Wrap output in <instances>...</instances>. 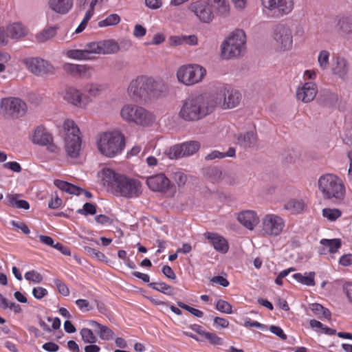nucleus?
I'll list each match as a JSON object with an SVG mask.
<instances>
[{
  "label": "nucleus",
  "instance_id": "nucleus-1",
  "mask_svg": "<svg viewBox=\"0 0 352 352\" xmlns=\"http://www.w3.org/2000/svg\"><path fill=\"white\" fill-rule=\"evenodd\" d=\"M128 93L137 102L147 101L166 96L168 93V87L161 79L140 76L130 82Z\"/></svg>",
  "mask_w": 352,
  "mask_h": 352
},
{
  "label": "nucleus",
  "instance_id": "nucleus-2",
  "mask_svg": "<svg viewBox=\"0 0 352 352\" xmlns=\"http://www.w3.org/2000/svg\"><path fill=\"white\" fill-rule=\"evenodd\" d=\"M217 103L213 98H207L202 94L192 95L184 101L179 116L187 122L197 121L211 113Z\"/></svg>",
  "mask_w": 352,
  "mask_h": 352
},
{
  "label": "nucleus",
  "instance_id": "nucleus-3",
  "mask_svg": "<svg viewBox=\"0 0 352 352\" xmlns=\"http://www.w3.org/2000/svg\"><path fill=\"white\" fill-rule=\"evenodd\" d=\"M97 145L101 154L113 157L122 151L125 146V138L119 131L104 132L100 135Z\"/></svg>",
  "mask_w": 352,
  "mask_h": 352
},
{
  "label": "nucleus",
  "instance_id": "nucleus-4",
  "mask_svg": "<svg viewBox=\"0 0 352 352\" xmlns=\"http://www.w3.org/2000/svg\"><path fill=\"white\" fill-rule=\"evenodd\" d=\"M246 35L243 30L232 32L221 46V56L223 59H231L242 56L245 49Z\"/></svg>",
  "mask_w": 352,
  "mask_h": 352
},
{
  "label": "nucleus",
  "instance_id": "nucleus-5",
  "mask_svg": "<svg viewBox=\"0 0 352 352\" xmlns=\"http://www.w3.org/2000/svg\"><path fill=\"white\" fill-rule=\"evenodd\" d=\"M318 187L324 199L340 201L344 199L345 188L342 180L335 175L326 174L318 180Z\"/></svg>",
  "mask_w": 352,
  "mask_h": 352
},
{
  "label": "nucleus",
  "instance_id": "nucleus-6",
  "mask_svg": "<svg viewBox=\"0 0 352 352\" xmlns=\"http://www.w3.org/2000/svg\"><path fill=\"white\" fill-rule=\"evenodd\" d=\"M63 128L65 131V151L69 156L76 158L79 155L81 148L80 129L74 122L70 120L64 122Z\"/></svg>",
  "mask_w": 352,
  "mask_h": 352
},
{
  "label": "nucleus",
  "instance_id": "nucleus-7",
  "mask_svg": "<svg viewBox=\"0 0 352 352\" xmlns=\"http://www.w3.org/2000/svg\"><path fill=\"white\" fill-rule=\"evenodd\" d=\"M120 113L123 119L143 126L151 125L155 120L153 114L144 108L134 104L124 106Z\"/></svg>",
  "mask_w": 352,
  "mask_h": 352
},
{
  "label": "nucleus",
  "instance_id": "nucleus-8",
  "mask_svg": "<svg viewBox=\"0 0 352 352\" xmlns=\"http://www.w3.org/2000/svg\"><path fill=\"white\" fill-rule=\"evenodd\" d=\"M206 74V69L198 65H183L177 70V78L179 82L190 86L200 82Z\"/></svg>",
  "mask_w": 352,
  "mask_h": 352
},
{
  "label": "nucleus",
  "instance_id": "nucleus-9",
  "mask_svg": "<svg viewBox=\"0 0 352 352\" xmlns=\"http://www.w3.org/2000/svg\"><path fill=\"white\" fill-rule=\"evenodd\" d=\"M118 182L115 191L120 196L131 198L138 197L142 194V184L136 179L122 175Z\"/></svg>",
  "mask_w": 352,
  "mask_h": 352
},
{
  "label": "nucleus",
  "instance_id": "nucleus-10",
  "mask_svg": "<svg viewBox=\"0 0 352 352\" xmlns=\"http://www.w3.org/2000/svg\"><path fill=\"white\" fill-rule=\"evenodd\" d=\"M272 38L280 50H289L292 47L293 37L292 30L285 24L279 23L273 28Z\"/></svg>",
  "mask_w": 352,
  "mask_h": 352
},
{
  "label": "nucleus",
  "instance_id": "nucleus-11",
  "mask_svg": "<svg viewBox=\"0 0 352 352\" xmlns=\"http://www.w3.org/2000/svg\"><path fill=\"white\" fill-rule=\"evenodd\" d=\"M200 148V143L195 140L188 141L171 146L165 153L170 160H176L193 155Z\"/></svg>",
  "mask_w": 352,
  "mask_h": 352
},
{
  "label": "nucleus",
  "instance_id": "nucleus-12",
  "mask_svg": "<svg viewBox=\"0 0 352 352\" xmlns=\"http://www.w3.org/2000/svg\"><path fill=\"white\" fill-rule=\"evenodd\" d=\"M146 184L153 191L164 192L168 196H173L176 192V187L170 184V180L164 174H157L148 177Z\"/></svg>",
  "mask_w": 352,
  "mask_h": 352
},
{
  "label": "nucleus",
  "instance_id": "nucleus-13",
  "mask_svg": "<svg viewBox=\"0 0 352 352\" xmlns=\"http://www.w3.org/2000/svg\"><path fill=\"white\" fill-rule=\"evenodd\" d=\"M1 108L4 110L5 113L12 118H19L23 116L27 110L25 102L18 98L3 99Z\"/></svg>",
  "mask_w": 352,
  "mask_h": 352
},
{
  "label": "nucleus",
  "instance_id": "nucleus-14",
  "mask_svg": "<svg viewBox=\"0 0 352 352\" xmlns=\"http://www.w3.org/2000/svg\"><path fill=\"white\" fill-rule=\"evenodd\" d=\"M32 141L35 144L46 146L50 152L58 153L59 151L58 147L54 143L52 134L42 125L35 129Z\"/></svg>",
  "mask_w": 352,
  "mask_h": 352
},
{
  "label": "nucleus",
  "instance_id": "nucleus-15",
  "mask_svg": "<svg viewBox=\"0 0 352 352\" xmlns=\"http://www.w3.org/2000/svg\"><path fill=\"white\" fill-rule=\"evenodd\" d=\"M28 69L34 75L44 76L54 73V67L48 61L40 58H30L24 60Z\"/></svg>",
  "mask_w": 352,
  "mask_h": 352
},
{
  "label": "nucleus",
  "instance_id": "nucleus-16",
  "mask_svg": "<svg viewBox=\"0 0 352 352\" xmlns=\"http://www.w3.org/2000/svg\"><path fill=\"white\" fill-rule=\"evenodd\" d=\"M284 227L282 218L274 214H267L263 219V230L268 235H278Z\"/></svg>",
  "mask_w": 352,
  "mask_h": 352
},
{
  "label": "nucleus",
  "instance_id": "nucleus-17",
  "mask_svg": "<svg viewBox=\"0 0 352 352\" xmlns=\"http://www.w3.org/2000/svg\"><path fill=\"white\" fill-rule=\"evenodd\" d=\"M316 102L322 107L335 109L339 107L340 98L337 94L324 89L319 91Z\"/></svg>",
  "mask_w": 352,
  "mask_h": 352
},
{
  "label": "nucleus",
  "instance_id": "nucleus-18",
  "mask_svg": "<svg viewBox=\"0 0 352 352\" xmlns=\"http://www.w3.org/2000/svg\"><path fill=\"white\" fill-rule=\"evenodd\" d=\"M263 5L270 10H274L276 16L289 13L293 8L292 0H262Z\"/></svg>",
  "mask_w": 352,
  "mask_h": 352
},
{
  "label": "nucleus",
  "instance_id": "nucleus-19",
  "mask_svg": "<svg viewBox=\"0 0 352 352\" xmlns=\"http://www.w3.org/2000/svg\"><path fill=\"white\" fill-rule=\"evenodd\" d=\"M213 98L217 101V105L222 104L223 109H232L236 107L241 101V94L236 90L227 91V93L219 95V97Z\"/></svg>",
  "mask_w": 352,
  "mask_h": 352
},
{
  "label": "nucleus",
  "instance_id": "nucleus-20",
  "mask_svg": "<svg viewBox=\"0 0 352 352\" xmlns=\"http://www.w3.org/2000/svg\"><path fill=\"white\" fill-rule=\"evenodd\" d=\"M189 9L204 23H209L213 19L211 9L201 1L192 3Z\"/></svg>",
  "mask_w": 352,
  "mask_h": 352
},
{
  "label": "nucleus",
  "instance_id": "nucleus-21",
  "mask_svg": "<svg viewBox=\"0 0 352 352\" xmlns=\"http://www.w3.org/2000/svg\"><path fill=\"white\" fill-rule=\"evenodd\" d=\"M317 94L316 85L313 82H305L302 87L298 88L296 91V97L303 102H309L312 101Z\"/></svg>",
  "mask_w": 352,
  "mask_h": 352
},
{
  "label": "nucleus",
  "instance_id": "nucleus-22",
  "mask_svg": "<svg viewBox=\"0 0 352 352\" xmlns=\"http://www.w3.org/2000/svg\"><path fill=\"white\" fill-rule=\"evenodd\" d=\"M335 30L341 36H352V19L349 16H338L336 19Z\"/></svg>",
  "mask_w": 352,
  "mask_h": 352
},
{
  "label": "nucleus",
  "instance_id": "nucleus-23",
  "mask_svg": "<svg viewBox=\"0 0 352 352\" xmlns=\"http://www.w3.org/2000/svg\"><path fill=\"white\" fill-rule=\"evenodd\" d=\"M237 220L249 230H253L259 221L256 213L252 210H245L239 212Z\"/></svg>",
  "mask_w": 352,
  "mask_h": 352
},
{
  "label": "nucleus",
  "instance_id": "nucleus-24",
  "mask_svg": "<svg viewBox=\"0 0 352 352\" xmlns=\"http://www.w3.org/2000/svg\"><path fill=\"white\" fill-rule=\"evenodd\" d=\"M206 237L211 242L214 248L221 253H226L228 250V241L223 236L217 233L206 232Z\"/></svg>",
  "mask_w": 352,
  "mask_h": 352
},
{
  "label": "nucleus",
  "instance_id": "nucleus-25",
  "mask_svg": "<svg viewBox=\"0 0 352 352\" xmlns=\"http://www.w3.org/2000/svg\"><path fill=\"white\" fill-rule=\"evenodd\" d=\"M102 175V184L104 186L111 187L114 190L116 189L120 177L122 176V174L116 173L114 170L110 168H104L101 172Z\"/></svg>",
  "mask_w": 352,
  "mask_h": 352
},
{
  "label": "nucleus",
  "instance_id": "nucleus-26",
  "mask_svg": "<svg viewBox=\"0 0 352 352\" xmlns=\"http://www.w3.org/2000/svg\"><path fill=\"white\" fill-rule=\"evenodd\" d=\"M64 99L69 103L77 107H81L84 104L82 94L79 90L72 87L65 89Z\"/></svg>",
  "mask_w": 352,
  "mask_h": 352
},
{
  "label": "nucleus",
  "instance_id": "nucleus-27",
  "mask_svg": "<svg viewBox=\"0 0 352 352\" xmlns=\"http://www.w3.org/2000/svg\"><path fill=\"white\" fill-rule=\"evenodd\" d=\"M50 8L56 13L67 14L73 6V0H50Z\"/></svg>",
  "mask_w": 352,
  "mask_h": 352
},
{
  "label": "nucleus",
  "instance_id": "nucleus-28",
  "mask_svg": "<svg viewBox=\"0 0 352 352\" xmlns=\"http://www.w3.org/2000/svg\"><path fill=\"white\" fill-rule=\"evenodd\" d=\"M237 143L242 147H253L257 141V135L253 131L239 133L236 136Z\"/></svg>",
  "mask_w": 352,
  "mask_h": 352
},
{
  "label": "nucleus",
  "instance_id": "nucleus-29",
  "mask_svg": "<svg viewBox=\"0 0 352 352\" xmlns=\"http://www.w3.org/2000/svg\"><path fill=\"white\" fill-rule=\"evenodd\" d=\"M89 324L95 329L102 340H109L113 338L114 333L108 327L95 320H90Z\"/></svg>",
  "mask_w": 352,
  "mask_h": 352
},
{
  "label": "nucleus",
  "instance_id": "nucleus-30",
  "mask_svg": "<svg viewBox=\"0 0 352 352\" xmlns=\"http://www.w3.org/2000/svg\"><path fill=\"white\" fill-rule=\"evenodd\" d=\"M26 35V30L21 23H14L7 26V36L17 39Z\"/></svg>",
  "mask_w": 352,
  "mask_h": 352
},
{
  "label": "nucleus",
  "instance_id": "nucleus-31",
  "mask_svg": "<svg viewBox=\"0 0 352 352\" xmlns=\"http://www.w3.org/2000/svg\"><path fill=\"white\" fill-rule=\"evenodd\" d=\"M333 73L340 78H344L348 73L347 62L344 58L337 57L336 65L332 68Z\"/></svg>",
  "mask_w": 352,
  "mask_h": 352
},
{
  "label": "nucleus",
  "instance_id": "nucleus-32",
  "mask_svg": "<svg viewBox=\"0 0 352 352\" xmlns=\"http://www.w3.org/2000/svg\"><path fill=\"white\" fill-rule=\"evenodd\" d=\"M19 196H20L19 194H8L6 195V201H5L6 204L17 208L28 210L30 208L29 203L25 200L17 199V197Z\"/></svg>",
  "mask_w": 352,
  "mask_h": 352
},
{
  "label": "nucleus",
  "instance_id": "nucleus-33",
  "mask_svg": "<svg viewBox=\"0 0 352 352\" xmlns=\"http://www.w3.org/2000/svg\"><path fill=\"white\" fill-rule=\"evenodd\" d=\"M315 272H310L308 276H303L300 273H296L289 277V282L292 283L296 280L307 286H314L316 285L314 280Z\"/></svg>",
  "mask_w": 352,
  "mask_h": 352
},
{
  "label": "nucleus",
  "instance_id": "nucleus-34",
  "mask_svg": "<svg viewBox=\"0 0 352 352\" xmlns=\"http://www.w3.org/2000/svg\"><path fill=\"white\" fill-rule=\"evenodd\" d=\"M101 54H111L119 52L120 46L118 43L113 40H104L100 41Z\"/></svg>",
  "mask_w": 352,
  "mask_h": 352
},
{
  "label": "nucleus",
  "instance_id": "nucleus-35",
  "mask_svg": "<svg viewBox=\"0 0 352 352\" xmlns=\"http://www.w3.org/2000/svg\"><path fill=\"white\" fill-rule=\"evenodd\" d=\"M148 286L153 289L158 291L168 296H173L175 294L174 288L164 282H153L148 283Z\"/></svg>",
  "mask_w": 352,
  "mask_h": 352
},
{
  "label": "nucleus",
  "instance_id": "nucleus-36",
  "mask_svg": "<svg viewBox=\"0 0 352 352\" xmlns=\"http://www.w3.org/2000/svg\"><path fill=\"white\" fill-rule=\"evenodd\" d=\"M56 26L50 27L44 29L36 35V38L38 43H44L49 39L54 37L56 34Z\"/></svg>",
  "mask_w": 352,
  "mask_h": 352
},
{
  "label": "nucleus",
  "instance_id": "nucleus-37",
  "mask_svg": "<svg viewBox=\"0 0 352 352\" xmlns=\"http://www.w3.org/2000/svg\"><path fill=\"white\" fill-rule=\"evenodd\" d=\"M320 244L329 248L328 252L334 254L338 252L342 245V241L340 239H323L320 241Z\"/></svg>",
  "mask_w": 352,
  "mask_h": 352
},
{
  "label": "nucleus",
  "instance_id": "nucleus-38",
  "mask_svg": "<svg viewBox=\"0 0 352 352\" xmlns=\"http://www.w3.org/2000/svg\"><path fill=\"white\" fill-rule=\"evenodd\" d=\"M85 50L87 52V56L89 57V60H94L96 57L94 54H101L100 41L98 42H90L85 45Z\"/></svg>",
  "mask_w": 352,
  "mask_h": 352
},
{
  "label": "nucleus",
  "instance_id": "nucleus-39",
  "mask_svg": "<svg viewBox=\"0 0 352 352\" xmlns=\"http://www.w3.org/2000/svg\"><path fill=\"white\" fill-rule=\"evenodd\" d=\"M204 175L212 181H218L221 179L222 172L219 167H208L204 170Z\"/></svg>",
  "mask_w": 352,
  "mask_h": 352
},
{
  "label": "nucleus",
  "instance_id": "nucleus-40",
  "mask_svg": "<svg viewBox=\"0 0 352 352\" xmlns=\"http://www.w3.org/2000/svg\"><path fill=\"white\" fill-rule=\"evenodd\" d=\"M80 334L85 343L94 344L98 340L96 336L90 329L82 328L80 331Z\"/></svg>",
  "mask_w": 352,
  "mask_h": 352
},
{
  "label": "nucleus",
  "instance_id": "nucleus-41",
  "mask_svg": "<svg viewBox=\"0 0 352 352\" xmlns=\"http://www.w3.org/2000/svg\"><path fill=\"white\" fill-rule=\"evenodd\" d=\"M305 204L302 201L293 199L285 205V208L291 210L294 213H298L303 210Z\"/></svg>",
  "mask_w": 352,
  "mask_h": 352
},
{
  "label": "nucleus",
  "instance_id": "nucleus-42",
  "mask_svg": "<svg viewBox=\"0 0 352 352\" xmlns=\"http://www.w3.org/2000/svg\"><path fill=\"white\" fill-rule=\"evenodd\" d=\"M87 52L84 50H69L67 52V56L72 59L89 60L87 56Z\"/></svg>",
  "mask_w": 352,
  "mask_h": 352
},
{
  "label": "nucleus",
  "instance_id": "nucleus-43",
  "mask_svg": "<svg viewBox=\"0 0 352 352\" xmlns=\"http://www.w3.org/2000/svg\"><path fill=\"white\" fill-rule=\"evenodd\" d=\"M342 214L341 211L337 208H324L322 215L330 221H335Z\"/></svg>",
  "mask_w": 352,
  "mask_h": 352
},
{
  "label": "nucleus",
  "instance_id": "nucleus-44",
  "mask_svg": "<svg viewBox=\"0 0 352 352\" xmlns=\"http://www.w3.org/2000/svg\"><path fill=\"white\" fill-rule=\"evenodd\" d=\"M217 10V12L221 16L226 17L230 13V6L226 0L217 3L216 6H213Z\"/></svg>",
  "mask_w": 352,
  "mask_h": 352
},
{
  "label": "nucleus",
  "instance_id": "nucleus-45",
  "mask_svg": "<svg viewBox=\"0 0 352 352\" xmlns=\"http://www.w3.org/2000/svg\"><path fill=\"white\" fill-rule=\"evenodd\" d=\"M120 21V17L116 14H111L105 19L100 21L98 23L100 27H105L109 25H114L118 24Z\"/></svg>",
  "mask_w": 352,
  "mask_h": 352
},
{
  "label": "nucleus",
  "instance_id": "nucleus-46",
  "mask_svg": "<svg viewBox=\"0 0 352 352\" xmlns=\"http://www.w3.org/2000/svg\"><path fill=\"white\" fill-rule=\"evenodd\" d=\"M84 250L87 254L92 256L93 258H95L98 261L107 262V261L106 260V256L103 253L97 250L96 249L92 248L89 246H85Z\"/></svg>",
  "mask_w": 352,
  "mask_h": 352
},
{
  "label": "nucleus",
  "instance_id": "nucleus-47",
  "mask_svg": "<svg viewBox=\"0 0 352 352\" xmlns=\"http://www.w3.org/2000/svg\"><path fill=\"white\" fill-rule=\"evenodd\" d=\"M97 212L96 206L92 203L87 202L84 204L83 208L77 210L78 214L82 215H94Z\"/></svg>",
  "mask_w": 352,
  "mask_h": 352
},
{
  "label": "nucleus",
  "instance_id": "nucleus-48",
  "mask_svg": "<svg viewBox=\"0 0 352 352\" xmlns=\"http://www.w3.org/2000/svg\"><path fill=\"white\" fill-rule=\"evenodd\" d=\"M212 345H223V339L219 337L216 333L211 332H206L204 337Z\"/></svg>",
  "mask_w": 352,
  "mask_h": 352
},
{
  "label": "nucleus",
  "instance_id": "nucleus-49",
  "mask_svg": "<svg viewBox=\"0 0 352 352\" xmlns=\"http://www.w3.org/2000/svg\"><path fill=\"white\" fill-rule=\"evenodd\" d=\"M216 309L225 314L232 313V305L227 301L219 300L217 302Z\"/></svg>",
  "mask_w": 352,
  "mask_h": 352
},
{
  "label": "nucleus",
  "instance_id": "nucleus-50",
  "mask_svg": "<svg viewBox=\"0 0 352 352\" xmlns=\"http://www.w3.org/2000/svg\"><path fill=\"white\" fill-rule=\"evenodd\" d=\"M329 53L326 50H322L318 56V63L321 68L325 69L329 66Z\"/></svg>",
  "mask_w": 352,
  "mask_h": 352
},
{
  "label": "nucleus",
  "instance_id": "nucleus-51",
  "mask_svg": "<svg viewBox=\"0 0 352 352\" xmlns=\"http://www.w3.org/2000/svg\"><path fill=\"white\" fill-rule=\"evenodd\" d=\"M26 280L39 283L43 280V276L41 274L36 272L34 270L29 271L25 274Z\"/></svg>",
  "mask_w": 352,
  "mask_h": 352
},
{
  "label": "nucleus",
  "instance_id": "nucleus-52",
  "mask_svg": "<svg viewBox=\"0 0 352 352\" xmlns=\"http://www.w3.org/2000/svg\"><path fill=\"white\" fill-rule=\"evenodd\" d=\"M54 283L60 294H62L64 296H67L69 294V289L68 287L60 280L54 279Z\"/></svg>",
  "mask_w": 352,
  "mask_h": 352
},
{
  "label": "nucleus",
  "instance_id": "nucleus-53",
  "mask_svg": "<svg viewBox=\"0 0 352 352\" xmlns=\"http://www.w3.org/2000/svg\"><path fill=\"white\" fill-rule=\"evenodd\" d=\"M173 179L178 187L181 188L186 184L187 176L182 172H176L173 175Z\"/></svg>",
  "mask_w": 352,
  "mask_h": 352
},
{
  "label": "nucleus",
  "instance_id": "nucleus-54",
  "mask_svg": "<svg viewBox=\"0 0 352 352\" xmlns=\"http://www.w3.org/2000/svg\"><path fill=\"white\" fill-rule=\"evenodd\" d=\"M269 329L272 333L275 334L282 340H286L287 339V335L284 333V331L280 327L276 325H271Z\"/></svg>",
  "mask_w": 352,
  "mask_h": 352
},
{
  "label": "nucleus",
  "instance_id": "nucleus-55",
  "mask_svg": "<svg viewBox=\"0 0 352 352\" xmlns=\"http://www.w3.org/2000/svg\"><path fill=\"white\" fill-rule=\"evenodd\" d=\"M32 295L35 298L41 300L47 295V291L41 287H34L32 290Z\"/></svg>",
  "mask_w": 352,
  "mask_h": 352
},
{
  "label": "nucleus",
  "instance_id": "nucleus-56",
  "mask_svg": "<svg viewBox=\"0 0 352 352\" xmlns=\"http://www.w3.org/2000/svg\"><path fill=\"white\" fill-rule=\"evenodd\" d=\"M63 67L66 73L73 76L76 75V72L78 71V65L72 63H65Z\"/></svg>",
  "mask_w": 352,
  "mask_h": 352
},
{
  "label": "nucleus",
  "instance_id": "nucleus-57",
  "mask_svg": "<svg viewBox=\"0 0 352 352\" xmlns=\"http://www.w3.org/2000/svg\"><path fill=\"white\" fill-rule=\"evenodd\" d=\"M146 33V30L140 24H137L134 27L133 35L137 38L144 36Z\"/></svg>",
  "mask_w": 352,
  "mask_h": 352
},
{
  "label": "nucleus",
  "instance_id": "nucleus-58",
  "mask_svg": "<svg viewBox=\"0 0 352 352\" xmlns=\"http://www.w3.org/2000/svg\"><path fill=\"white\" fill-rule=\"evenodd\" d=\"M3 166L4 168L10 169L15 173H20L21 171V167L20 164L16 162H7L5 163Z\"/></svg>",
  "mask_w": 352,
  "mask_h": 352
},
{
  "label": "nucleus",
  "instance_id": "nucleus-59",
  "mask_svg": "<svg viewBox=\"0 0 352 352\" xmlns=\"http://www.w3.org/2000/svg\"><path fill=\"white\" fill-rule=\"evenodd\" d=\"M76 304L81 310L85 309L86 311H90L93 309V307L89 305V302L85 299L76 300Z\"/></svg>",
  "mask_w": 352,
  "mask_h": 352
},
{
  "label": "nucleus",
  "instance_id": "nucleus-60",
  "mask_svg": "<svg viewBox=\"0 0 352 352\" xmlns=\"http://www.w3.org/2000/svg\"><path fill=\"white\" fill-rule=\"evenodd\" d=\"M43 349L48 352H56L59 349V346L52 342H48L43 344Z\"/></svg>",
  "mask_w": 352,
  "mask_h": 352
},
{
  "label": "nucleus",
  "instance_id": "nucleus-61",
  "mask_svg": "<svg viewBox=\"0 0 352 352\" xmlns=\"http://www.w3.org/2000/svg\"><path fill=\"white\" fill-rule=\"evenodd\" d=\"M162 271L164 275L168 278L172 280H175L176 278V275L173 270L169 265H164Z\"/></svg>",
  "mask_w": 352,
  "mask_h": 352
},
{
  "label": "nucleus",
  "instance_id": "nucleus-62",
  "mask_svg": "<svg viewBox=\"0 0 352 352\" xmlns=\"http://www.w3.org/2000/svg\"><path fill=\"white\" fill-rule=\"evenodd\" d=\"M211 282L218 283L223 287H228L229 285V281L222 276H216L211 278Z\"/></svg>",
  "mask_w": 352,
  "mask_h": 352
},
{
  "label": "nucleus",
  "instance_id": "nucleus-63",
  "mask_svg": "<svg viewBox=\"0 0 352 352\" xmlns=\"http://www.w3.org/2000/svg\"><path fill=\"white\" fill-rule=\"evenodd\" d=\"M183 44L186 43L190 45H195L197 44V36L192 34L190 36H182Z\"/></svg>",
  "mask_w": 352,
  "mask_h": 352
},
{
  "label": "nucleus",
  "instance_id": "nucleus-64",
  "mask_svg": "<svg viewBox=\"0 0 352 352\" xmlns=\"http://www.w3.org/2000/svg\"><path fill=\"white\" fill-rule=\"evenodd\" d=\"M343 291L347 296L349 301L352 304V283H346L343 285Z\"/></svg>",
  "mask_w": 352,
  "mask_h": 352
}]
</instances>
